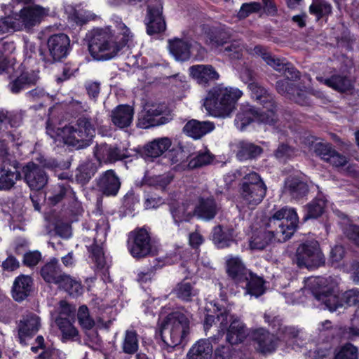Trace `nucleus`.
Masks as SVG:
<instances>
[{
    "label": "nucleus",
    "instance_id": "obj_1",
    "mask_svg": "<svg viewBox=\"0 0 359 359\" xmlns=\"http://www.w3.org/2000/svg\"><path fill=\"white\" fill-rule=\"evenodd\" d=\"M114 25V32L110 27H105L93 29L87 34L88 50L94 60L104 61L115 57L133 39V33L121 18L115 17Z\"/></svg>",
    "mask_w": 359,
    "mask_h": 359
},
{
    "label": "nucleus",
    "instance_id": "obj_2",
    "mask_svg": "<svg viewBox=\"0 0 359 359\" xmlns=\"http://www.w3.org/2000/svg\"><path fill=\"white\" fill-rule=\"evenodd\" d=\"M298 222L299 218L294 208H282L264 220V230L252 236L251 248L263 250L273 241H286L294 234Z\"/></svg>",
    "mask_w": 359,
    "mask_h": 359
},
{
    "label": "nucleus",
    "instance_id": "obj_3",
    "mask_svg": "<svg viewBox=\"0 0 359 359\" xmlns=\"http://www.w3.org/2000/svg\"><path fill=\"white\" fill-rule=\"evenodd\" d=\"M47 133L55 141H62L76 149H84L90 144L95 134V123L90 117L81 116L76 120L75 126L67 125L57 128L56 131L47 127Z\"/></svg>",
    "mask_w": 359,
    "mask_h": 359
},
{
    "label": "nucleus",
    "instance_id": "obj_4",
    "mask_svg": "<svg viewBox=\"0 0 359 359\" xmlns=\"http://www.w3.org/2000/svg\"><path fill=\"white\" fill-rule=\"evenodd\" d=\"M190 320L189 317L181 312L176 311L168 314L160 326L161 344L165 358L172 353L175 347L184 342L189 333Z\"/></svg>",
    "mask_w": 359,
    "mask_h": 359
},
{
    "label": "nucleus",
    "instance_id": "obj_5",
    "mask_svg": "<svg viewBox=\"0 0 359 359\" xmlns=\"http://www.w3.org/2000/svg\"><path fill=\"white\" fill-rule=\"evenodd\" d=\"M242 95L243 92L238 88L218 85L208 91L203 106L211 116L226 118L234 111Z\"/></svg>",
    "mask_w": 359,
    "mask_h": 359
},
{
    "label": "nucleus",
    "instance_id": "obj_6",
    "mask_svg": "<svg viewBox=\"0 0 359 359\" xmlns=\"http://www.w3.org/2000/svg\"><path fill=\"white\" fill-rule=\"evenodd\" d=\"M305 287L318 301H322L330 311H337L344 306L339 299L338 282L332 277H311L305 281Z\"/></svg>",
    "mask_w": 359,
    "mask_h": 359
},
{
    "label": "nucleus",
    "instance_id": "obj_7",
    "mask_svg": "<svg viewBox=\"0 0 359 359\" xmlns=\"http://www.w3.org/2000/svg\"><path fill=\"white\" fill-rule=\"evenodd\" d=\"M40 273L45 282L58 285L70 295L78 296L82 294L83 287L81 283L62 272L59 261L56 258H52L46 263L41 268Z\"/></svg>",
    "mask_w": 359,
    "mask_h": 359
},
{
    "label": "nucleus",
    "instance_id": "obj_8",
    "mask_svg": "<svg viewBox=\"0 0 359 359\" xmlns=\"http://www.w3.org/2000/svg\"><path fill=\"white\" fill-rule=\"evenodd\" d=\"M237 173L239 176L245 174L240 184L241 198L250 208L253 209L265 197L266 187L260 176L255 172L245 174L244 169H240L237 170Z\"/></svg>",
    "mask_w": 359,
    "mask_h": 359
},
{
    "label": "nucleus",
    "instance_id": "obj_9",
    "mask_svg": "<svg viewBox=\"0 0 359 359\" xmlns=\"http://www.w3.org/2000/svg\"><path fill=\"white\" fill-rule=\"evenodd\" d=\"M219 330L217 334L211 337L215 342L222 337L226 332V341L231 345L243 341L247 337L246 327L241 319L224 309L217 315Z\"/></svg>",
    "mask_w": 359,
    "mask_h": 359
},
{
    "label": "nucleus",
    "instance_id": "obj_10",
    "mask_svg": "<svg viewBox=\"0 0 359 359\" xmlns=\"http://www.w3.org/2000/svg\"><path fill=\"white\" fill-rule=\"evenodd\" d=\"M47 50H41L39 56L46 65L60 62L65 58L70 48V40L68 36L63 33L51 35L47 41Z\"/></svg>",
    "mask_w": 359,
    "mask_h": 359
},
{
    "label": "nucleus",
    "instance_id": "obj_11",
    "mask_svg": "<svg viewBox=\"0 0 359 359\" xmlns=\"http://www.w3.org/2000/svg\"><path fill=\"white\" fill-rule=\"evenodd\" d=\"M278 120V115L273 110L266 113L264 110L259 111L249 104H243L236 114L234 123L238 130H243L253 121L272 126Z\"/></svg>",
    "mask_w": 359,
    "mask_h": 359
},
{
    "label": "nucleus",
    "instance_id": "obj_12",
    "mask_svg": "<svg viewBox=\"0 0 359 359\" xmlns=\"http://www.w3.org/2000/svg\"><path fill=\"white\" fill-rule=\"evenodd\" d=\"M296 264L299 268H318L325 263V257L316 241L301 244L296 252Z\"/></svg>",
    "mask_w": 359,
    "mask_h": 359
},
{
    "label": "nucleus",
    "instance_id": "obj_13",
    "mask_svg": "<svg viewBox=\"0 0 359 359\" xmlns=\"http://www.w3.org/2000/svg\"><path fill=\"white\" fill-rule=\"evenodd\" d=\"M50 14L48 7L34 4H27L15 13L18 20L17 28L29 31L35 26H38Z\"/></svg>",
    "mask_w": 359,
    "mask_h": 359
},
{
    "label": "nucleus",
    "instance_id": "obj_14",
    "mask_svg": "<svg viewBox=\"0 0 359 359\" xmlns=\"http://www.w3.org/2000/svg\"><path fill=\"white\" fill-rule=\"evenodd\" d=\"M254 53L259 55L268 65L271 66L276 71L282 73L284 79L294 83L300 79V73L290 63L285 61V59H280L272 55L270 53L261 46H256L254 48Z\"/></svg>",
    "mask_w": 359,
    "mask_h": 359
},
{
    "label": "nucleus",
    "instance_id": "obj_15",
    "mask_svg": "<svg viewBox=\"0 0 359 359\" xmlns=\"http://www.w3.org/2000/svg\"><path fill=\"white\" fill-rule=\"evenodd\" d=\"M129 250L133 257L140 259L154 255L157 248L151 242L149 233L140 229L133 232V240L129 245Z\"/></svg>",
    "mask_w": 359,
    "mask_h": 359
},
{
    "label": "nucleus",
    "instance_id": "obj_16",
    "mask_svg": "<svg viewBox=\"0 0 359 359\" xmlns=\"http://www.w3.org/2000/svg\"><path fill=\"white\" fill-rule=\"evenodd\" d=\"M22 174L25 182L32 190L39 191L48 183L47 173L43 168L33 162L22 167Z\"/></svg>",
    "mask_w": 359,
    "mask_h": 359
},
{
    "label": "nucleus",
    "instance_id": "obj_17",
    "mask_svg": "<svg viewBox=\"0 0 359 359\" xmlns=\"http://www.w3.org/2000/svg\"><path fill=\"white\" fill-rule=\"evenodd\" d=\"M41 326V318L34 313L23 315L18 323V337L20 343L27 344V340L32 339Z\"/></svg>",
    "mask_w": 359,
    "mask_h": 359
},
{
    "label": "nucleus",
    "instance_id": "obj_18",
    "mask_svg": "<svg viewBox=\"0 0 359 359\" xmlns=\"http://www.w3.org/2000/svg\"><path fill=\"white\" fill-rule=\"evenodd\" d=\"M165 107L163 104H152L147 106L138 114L137 126L140 128H149L164 124L167 118L159 117L165 111Z\"/></svg>",
    "mask_w": 359,
    "mask_h": 359
},
{
    "label": "nucleus",
    "instance_id": "obj_19",
    "mask_svg": "<svg viewBox=\"0 0 359 359\" xmlns=\"http://www.w3.org/2000/svg\"><path fill=\"white\" fill-rule=\"evenodd\" d=\"M94 154L99 161L104 163H114L127 158L130 156L127 149L106 143L97 145Z\"/></svg>",
    "mask_w": 359,
    "mask_h": 359
},
{
    "label": "nucleus",
    "instance_id": "obj_20",
    "mask_svg": "<svg viewBox=\"0 0 359 359\" xmlns=\"http://www.w3.org/2000/svg\"><path fill=\"white\" fill-rule=\"evenodd\" d=\"M264 318L265 321L271 326L273 331L283 340L297 341L301 339L300 330L293 326L284 325L279 317H271L268 314H264Z\"/></svg>",
    "mask_w": 359,
    "mask_h": 359
},
{
    "label": "nucleus",
    "instance_id": "obj_21",
    "mask_svg": "<svg viewBox=\"0 0 359 359\" xmlns=\"http://www.w3.org/2000/svg\"><path fill=\"white\" fill-rule=\"evenodd\" d=\"M220 209V205L215 201L213 197H201L198 198L194 212L198 217L209 221L215 218Z\"/></svg>",
    "mask_w": 359,
    "mask_h": 359
},
{
    "label": "nucleus",
    "instance_id": "obj_22",
    "mask_svg": "<svg viewBox=\"0 0 359 359\" xmlns=\"http://www.w3.org/2000/svg\"><path fill=\"white\" fill-rule=\"evenodd\" d=\"M226 272L229 276L236 283L243 284L248 280L250 272L238 257L229 256L226 258Z\"/></svg>",
    "mask_w": 359,
    "mask_h": 359
},
{
    "label": "nucleus",
    "instance_id": "obj_23",
    "mask_svg": "<svg viewBox=\"0 0 359 359\" xmlns=\"http://www.w3.org/2000/svg\"><path fill=\"white\" fill-rule=\"evenodd\" d=\"M190 75L197 83L202 86H207L211 81L217 80L219 77L216 69L210 65H193L189 69Z\"/></svg>",
    "mask_w": 359,
    "mask_h": 359
},
{
    "label": "nucleus",
    "instance_id": "obj_24",
    "mask_svg": "<svg viewBox=\"0 0 359 359\" xmlns=\"http://www.w3.org/2000/svg\"><path fill=\"white\" fill-rule=\"evenodd\" d=\"M248 88L252 91L253 97L265 109L264 111L269 113L270 111L273 110L276 114L278 104L272 95L269 94L264 88L256 82H250L248 84Z\"/></svg>",
    "mask_w": 359,
    "mask_h": 359
},
{
    "label": "nucleus",
    "instance_id": "obj_25",
    "mask_svg": "<svg viewBox=\"0 0 359 359\" xmlns=\"http://www.w3.org/2000/svg\"><path fill=\"white\" fill-rule=\"evenodd\" d=\"M145 23L149 35L163 32L165 29V22L162 16V7L154 8L149 6Z\"/></svg>",
    "mask_w": 359,
    "mask_h": 359
},
{
    "label": "nucleus",
    "instance_id": "obj_26",
    "mask_svg": "<svg viewBox=\"0 0 359 359\" xmlns=\"http://www.w3.org/2000/svg\"><path fill=\"white\" fill-rule=\"evenodd\" d=\"M215 128V123L209 121H199L196 119L189 121L183 127V133L187 136L199 140Z\"/></svg>",
    "mask_w": 359,
    "mask_h": 359
},
{
    "label": "nucleus",
    "instance_id": "obj_27",
    "mask_svg": "<svg viewBox=\"0 0 359 359\" xmlns=\"http://www.w3.org/2000/svg\"><path fill=\"white\" fill-rule=\"evenodd\" d=\"M134 109L127 104H120L115 107L110 114L111 123L120 129L128 128L133 120Z\"/></svg>",
    "mask_w": 359,
    "mask_h": 359
},
{
    "label": "nucleus",
    "instance_id": "obj_28",
    "mask_svg": "<svg viewBox=\"0 0 359 359\" xmlns=\"http://www.w3.org/2000/svg\"><path fill=\"white\" fill-rule=\"evenodd\" d=\"M97 185L106 196H116L120 189L121 182L112 170H107L97 180Z\"/></svg>",
    "mask_w": 359,
    "mask_h": 359
},
{
    "label": "nucleus",
    "instance_id": "obj_29",
    "mask_svg": "<svg viewBox=\"0 0 359 359\" xmlns=\"http://www.w3.org/2000/svg\"><path fill=\"white\" fill-rule=\"evenodd\" d=\"M283 192L292 198L299 200L307 195L309 186L301 178L290 176L285 181Z\"/></svg>",
    "mask_w": 359,
    "mask_h": 359
},
{
    "label": "nucleus",
    "instance_id": "obj_30",
    "mask_svg": "<svg viewBox=\"0 0 359 359\" xmlns=\"http://www.w3.org/2000/svg\"><path fill=\"white\" fill-rule=\"evenodd\" d=\"M33 280L31 276L27 275H20L18 276L13 285V297L15 301L21 302L26 299L32 289Z\"/></svg>",
    "mask_w": 359,
    "mask_h": 359
},
{
    "label": "nucleus",
    "instance_id": "obj_31",
    "mask_svg": "<svg viewBox=\"0 0 359 359\" xmlns=\"http://www.w3.org/2000/svg\"><path fill=\"white\" fill-rule=\"evenodd\" d=\"M252 338L263 353H271L276 348L277 339L263 328L256 330L252 334Z\"/></svg>",
    "mask_w": 359,
    "mask_h": 359
},
{
    "label": "nucleus",
    "instance_id": "obj_32",
    "mask_svg": "<svg viewBox=\"0 0 359 359\" xmlns=\"http://www.w3.org/2000/svg\"><path fill=\"white\" fill-rule=\"evenodd\" d=\"M39 80V76L38 73L33 71L30 72H23L10 82L8 88L13 93L18 94L21 90L36 84Z\"/></svg>",
    "mask_w": 359,
    "mask_h": 359
},
{
    "label": "nucleus",
    "instance_id": "obj_33",
    "mask_svg": "<svg viewBox=\"0 0 359 359\" xmlns=\"http://www.w3.org/2000/svg\"><path fill=\"white\" fill-rule=\"evenodd\" d=\"M212 339H201L189 349L186 359H211L212 355Z\"/></svg>",
    "mask_w": 359,
    "mask_h": 359
},
{
    "label": "nucleus",
    "instance_id": "obj_34",
    "mask_svg": "<svg viewBox=\"0 0 359 359\" xmlns=\"http://www.w3.org/2000/svg\"><path fill=\"white\" fill-rule=\"evenodd\" d=\"M236 148V157L240 161L256 158L263 152L260 146L246 140L238 142Z\"/></svg>",
    "mask_w": 359,
    "mask_h": 359
},
{
    "label": "nucleus",
    "instance_id": "obj_35",
    "mask_svg": "<svg viewBox=\"0 0 359 359\" xmlns=\"http://www.w3.org/2000/svg\"><path fill=\"white\" fill-rule=\"evenodd\" d=\"M191 43L189 41L180 39L169 40L170 53L176 60L187 61L191 56Z\"/></svg>",
    "mask_w": 359,
    "mask_h": 359
},
{
    "label": "nucleus",
    "instance_id": "obj_36",
    "mask_svg": "<svg viewBox=\"0 0 359 359\" xmlns=\"http://www.w3.org/2000/svg\"><path fill=\"white\" fill-rule=\"evenodd\" d=\"M22 114L18 111H8L0 109V135L8 133V126L16 128L22 122Z\"/></svg>",
    "mask_w": 359,
    "mask_h": 359
},
{
    "label": "nucleus",
    "instance_id": "obj_37",
    "mask_svg": "<svg viewBox=\"0 0 359 359\" xmlns=\"http://www.w3.org/2000/svg\"><path fill=\"white\" fill-rule=\"evenodd\" d=\"M317 79L328 87L341 93L349 90L353 87L351 80L346 76L342 74H333L328 79L317 77Z\"/></svg>",
    "mask_w": 359,
    "mask_h": 359
},
{
    "label": "nucleus",
    "instance_id": "obj_38",
    "mask_svg": "<svg viewBox=\"0 0 359 359\" xmlns=\"http://www.w3.org/2000/svg\"><path fill=\"white\" fill-rule=\"evenodd\" d=\"M171 140L168 137L156 138L147 143L144 147V154L151 158H157L168 150Z\"/></svg>",
    "mask_w": 359,
    "mask_h": 359
},
{
    "label": "nucleus",
    "instance_id": "obj_39",
    "mask_svg": "<svg viewBox=\"0 0 359 359\" xmlns=\"http://www.w3.org/2000/svg\"><path fill=\"white\" fill-rule=\"evenodd\" d=\"M212 236L214 243L219 248H228L232 243H236L233 238V231L223 229L220 225L214 227Z\"/></svg>",
    "mask_w": 359,
    "mask_h": 359
},
{
    "label": "nucleus",
    "instance_id": "obj_40",
    "mask_svg": "<svg viewBox=\"0 0 359 359\" xmlns=\"http://www.w3.org/2000/svg\"><path fill=\"white\" fill-rule=\"evenodd\" d=\"M264 280L261 277L250 272L247 280H243L241 287L246 290V293L255 297H259L264 292Z\"/></svg>",
    "mask_w": 359,
    "mask_h": 359
},
{
    "label": "nucleus",
    "instance_id": "obj_41",
    "mask_svg": "<svg viewBox=\"0 0 359 359\" xmlns=\"http://www.w3.org/2000/svg\"><path fill=\"white\" fill-rule=\"evenodd\" d=\"M172 292L184 302H191L198 294V290L194 285L185 280L177 284Z\"/></svg>",
    "mask_w": 359,
    "mask_h": 359
},
{
    "label": "nucleus",
    "instance_id": "obj_42",
    "mask_svg": "<svg viewBox=\"0 0 359 359\" xmlns=\"http://www.w3.org/2000/svg\"><path fill=\"white\" fill-rule=\"evenodd\" d=\"M21 177L22 174L16 168L11 170L0 167V190H10Z\"/></svg>",
    "mask_w": 359,
    "mask_h": 359
},
{
    "label": "nucleus",
    "instance_id": "obj_43",
    "mask_svg": "<svg viewBox=\"0 0 359 359\" xmlns=\"http://www.w3.org/2000/svg\"><path fill=\"white\" fill-rule=\"evenodd\" d=\"M97 172V165L92 161H86L76 169V180L82 185L87 184Z\"/></svg>",
    "mask_w": 359,
    "mask_h": 359
},
{
    "label": "nucleus",
    "instance_id": "obj_44",
    "mask_svg": "<svg viewBox=\"0 0 359 359\" xmlns=\"http://www.w3.org/2000/svg\"><path fill=\"white\" fill-rule=\"evenodd\" d=\"M106 233L102 231V238H97V236L94 238V244L89 248L92 259L96 264L97 268L102 269L105 265V258L101 245L105 241Z\"/></svg>",
    "mask_w": 359,
    "mask_h": 359
},
{
    "label": "nucleus",
    "instance_id": "obj_45",
    "mask_svg": "<svg viewBox=\"0 0 359 359\" xmlns=\"http://www.w3.org/2000/svg\"><path fill=\"white\" fill-rule=\"evenodd\" d=\"M172 175L170 174L144 177L142 181V185L153 187L156 189L164 191L167 186L172 182Z\"/></svg>",
    "mask_w": 359,
    "mask_h": 359
},
{
    "label": "nucleus",
    "instance_id": "obj_46",
    "mask_svg": "<svg viewBox=\"0 0 359 359\" xmlns=\"http://www.w3.org/2000/svg\"><path fill=\"white\" fill-rule=\"evenodd\" d=\"M326 201L323 198H315L308 203L305 207L306 214L304 220L309 219H316L320 217L324 210Z\"/></svg>",
    "mask_w": 359,
    "mask_h": 359
},
{
    "label": "nucleus",
    "instance_id": "obj_47",
    "mask_svg": "<svg viewBox=\"0 0 359 359\" xmlns=\"http://www.w3.org/2000/svg\"><path fill=\"white\" fill-rule=\"evenodd\" d=\"M55 323L62 334L63 339H72L78 335L79 332L77 329L67 318L59 316L56 318Z\"/></svg>",
    "mask_w": 359,
    "mask_h": 359
},
{
    "label": "nucleus",
    "instance_id": "obj_48",
    "mask_svg": "<svg viewBox=\"0 0 359 359\" xmlns=\"http://www.w3.org/2000/svg\"><path fill=\"white\" fill-rule=\"evenodd\" d=\"M312 140L310 142L309 140V145L310 149L318 156H320L324 161H326L328 155L332 151L333 149L332 145L329 143L323 142L318 141V139L312 137Z\"/></svg>",
    "mask_w": 359,
    "mask_h": 359
},
{
    "label": "nucleus",
    "instance_id": "obj_49",
    "mask_svg": "<svg viewBox=\"0 0 359 359\" xmlns=\"http://www.w3.org/2000/svg\"><path fill=\"white\" fill-rule=\"evenodd\" d=\"M137 350L138 339L137 332L134 330H127L123 343V352L128 354H134Z\"/></svg>",
    "mask_w": 359,
    "mask_h": 359
},
{
    "label": "nucleus",
    "instance_id": "obj_50",
    "mask_svg": "<svg viewBox=\"0 0 359 359\" xmlns=\"http://www.w3.org/2000/svg\"><path fill=\"white\" fill-rule=\"evenodd\" d=\"M228 36L223 32H209L206 36L205 43L212 48L223 47L228 43Z\"/></svg>",
    "mask_w": 359,
    "mask_h": 359
},
{
    "label": "nucleus",
    "instance_id": "obj_51",
    "mask_svg": "<svg viewBox=\"0 0 359 359\" xmlns=\"http://www.w3.org/2000/svg\"><path fill=\"white\" fill-rule=\"evenodd\" d=\"M245 47L240 40L228 41L222 51L232 59H239L242 56V52Z\"/></svg>",
    "mask_w": 359,
    "mask_h": 359
},
{
    "label": "nucleus",
    "instance_id": "obj_52",
    "mask_svg": "<svg viewBox=\"0 0 359 359\" xmlns=\"http://www.w3.org/2000/svg\"><path fill=\"white\" fill-rule=\"evenodd\" d=\"M77 318L80 325L84 330H91L95 325V320L90 318L88 309L86 305L79 308Z\"/></svg>",
    "mask_w": 359,
    "mask_h": 359
},
{
    "label": "nucleus",
    "instance_id": "obj_53",
    "mask_svg": "<svg viewBox=\"0 0 359 359\" xmlns=\"http://www.w3.org/2000/svg\"><path fill=\"white\" fill-rule=\"evenodd\" d=\"M69 18L76 25H82L93 19V16L88 11L83 9L71 8Z\"/></svg>",
    "mask_w": 359,
    "mask_h": 359
},
{
    "label": "nucleus",
    "instance_id": "obj_54",
    "mask_svg": "<svg viewBox=\"0 0 359 359\" xmlns=\"http://www.w3.org/2000/svg\"><path fill=\"white\" fill-rule=\"evenodd\" d=\"M170 212L174 220V222L179 225L182 222H188L191 218L192 215L188 212L184 205H178L177 207H172Z\"/></svg>",
    "mask_w": 359,
    "mask_h": 359
},
{
    "label": "nucleus",
    "instance_id": "obj_55",
    "mask_svg": "<svg viewBox=\"0 0 359 359\" xmlns=\"http://www.w3.org/2000/svg\"><path fill=\"white\" fill-rule=\"evenodd\" d=\"M213 156L208 151L199 152L195 157L189 162L190 168H196L210 164L213 160Z\"/></svg>",
    "mask_w": 359,
    "mask_h": 359
},
{
    "label": "nucleus",
    "instance_id": "obj_56",
    "mask_svg": "<svg viewBox=\"0 0 359 359\" xmlns=\"http://www.w3.org/2000/svg\"><path fill=\"white\" fill-rule=\"evenodd\" d=\"M358 353L357 347L347 343L335 353L334 359H358Z\"/></svg>",
    "mask_w": 359,
    "mask_h": 359
},
{
    "label": "nucleus",
    "instance_id": "obj_57",
    "mask_svg": "<svg viewBox=\"0 0 359 359\" xmlns=\"http://www.w3.org/2000/svg\"><path fill=\"white\" fill-rule=\"evenodd\" d=\"M10 46H13V44L0 41V54L1 55V60L0 61V74L4 72L9 74L11 69H15V65L13 63L11 64V61L6 57V48H8Z\"/></svg>",
    "mask_w": 359,
    "mask_h": 359
},
{
    "label": "nucleus",
    "instance_id": "obj_58",
    "mask_svg": "<svg viewBox=\"0 0 359 359\" xmlns=\"http://www.w3.org/2000/svg\"><path fill=\"white\" fill-rule=\"evenodd\" d=\"M17 25L18 20L15 14L0 19V34L20 31V28H17Z\"/></svg>",
    "mask_w": 359,
    "mask_h": 359
},
{
    "label": "nucleus",
    "instance_id": "obj_59",
    "mask_svg": "<svg viewBox=\"0 0 359 359\" xmlns=\"http://www.w3.org/2000/svg\"><path fill=\"white\" fill-rule=\"evenodd\" d=\"M67 195L74 196V193L69 185L59 184L57 189L55 190L54 194L49 197V201L53 205H55Z\"/></svg>",
    "mask_w": 359,
    "mask_h": 359
},
{
    "label": "nucleus",
    "instance_id": "obj_60",
    "mask_svg": "<svg viewBox=\"0 0 359 359\" xmlns=\"http://www.w3.org/2000/svg\"><path fill=\"white\" fill-rule=\"evenodd\" d=\"M309 11L315 15L318 19L324 15H328L332 12V6L330 4L321 1L316 4H312L309 7Z\"/></svg>",
    "mask_w": 359,
    "mask_h": 359
},
{
    "label": "nucleus",
    "instance_id": "obj_61",
    "mask_svg": "<svg viewBox=\"0 0 359 359\" xmlns=\"http://www.w3.org/2000/svg\"><path fill=\"white\" fill-rule=\"evenodd\" d=\"M289 99L302 106H306L310 104L305 87L300 88L296 86L292 94L289 95Z\"/></svg>",
    "mask_w": 359,
    "mask_h": 359
},
{
    "label": "nucleus",
    "instance_id": "obj_62",
    "mask_svg": "<svg viewBox=\"0 0 359 359\" xmlns=\"http://www.w3.org/2000/svg\"><path fill=\"white\" fill-rule=\"evenodd\" d=\"M295 83L288 81L287 79H282L276 81V88L278 93L285 95L289 98L296 87Z\"/></svg>",
    "mask_w": 359,
    "mask_h": 359
},
{
    "label": "nucleus",
    "instance_id": "obj_63",
    "mask_svg": "<svg viewBox=\"0 0 359 359\" xmlns=\"http://www.w3.org/2000/svg\"><path fill=\"white\" fill-rule=\"evenodd\" d=\"M261 9V5L257 2H250L243 4L238 13V18L239 19H245L250 14L259 12Z\"/></svg>",
    "mask_w": 359,
    "mask_h": 359
},
{
    "label": "nucleus",
    "instance_id": "obj_64",
    "mask_svg": "<svg viewBox=\"0 0 359 359\" xmlns=\"http://www.w3.org/2000/svg\"><path fill=\"white\" fill-rule=\"evenodd\" d=\"M233 350L230 346H219L214 352V359H233Z\"/></svg>",
    "mask_w": 359,
    "mask_h": 359
}]
</instances>
